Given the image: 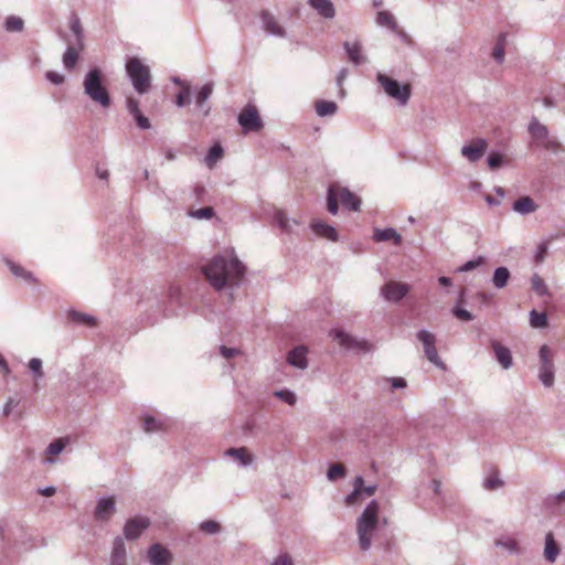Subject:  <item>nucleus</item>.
<instances>
[{"label":"nucleus","mask_w":565,"mask_h":565,"mask_svg":"<svg viewBox=\"0 0 565 565\" xmlns=\"http://www.w3.org/2000/svg\"><path fill=\"white\" fill-rule=\"evenodd\" d=\"M487 162H488L489 168L494 170L502 166L503 157L500 152L493 151L488 156Z\"/></svg>","instance_id":"obj_53"},{"label":"nucleus","mask_w":565,"mask_h":565,"mask_svg":"<svg viewBox=\"0 0 565 565\" xmlns=\"http://www.w3.org/2000/svg\"><path fill=\"white\" fill-rule=\"evenodd\" d=\"M376 23H377V25L387 28L393 32L397 31V29H398V25L393 17V14L388 11L377 12Z\"/></svg>","instance_id":"obj_37"},{"label":"nucleus","mask_w":565,"mask_h":565,"mask_svg":"<svg viewBox=\"0 0 565 565\" xmlns=\"http://www.w3.org/2000/svg\"><path fill=\"white\" fill-rule=\"evenodd\" d=\"M363 489V477L358 476L353 480V490L345 498L344 502L347 505H354L358 503L360 497L362 495Z\"/></svg>","instance_id":"obj_36"},{"label":"nucleus","mask_w":565,"mask_h":565,"mask_svg":"<svg viewBox=\"0 0 565 565\" xmlns=\"http://www.w3.org/2000/svg\"><path fill=\"white\" fill-rule=\"evenodd\" d=\"M275 396L290 406L295 405L297 401L296 394L287 388L275 392Z\"/></svg>","instance_id":"obj_49"},{"label":"nucleus","mask_w":565,"mask_h":565,"mask_svg":"<svg viewBox=\"0 0 565 565\" xmlns=\"http://www.w3.org/2000/svg\"><path fill=\"white\" fill-rule=\"evenodd\" d=\"M531 282H532V289L534 290V292L536 295L550 296V290H548L545 281L543 280V278L540 275L534 274L532 276Z\"/></svg>","instance_id":"obj_41"},{"label":"nucleus","mask_w":565,"mask_h":565,"mask_svg":"<svg viewBox=\"0 0 565 565\" xmlns=\"http://www.w3.org/2000/svg\"><path fill=\"white\" fill-rule=\"evenodd\" d=\"M338 106L334 102L318 100L316 103V111L320 117L331 116L337 113Z\"/></svg>","instance_id":"obj_39"},{"label":"nucleus","mask_w":565,"mask_h":565,"mask_svg":"<svg viewBox=\"0 0 565 565\" xmlns=\"http://www.w3.org/2000/svg\"><path fill=\"white\" fill-rule=\"evenodd\" d=\"M126 104H127V109L131 116L141 111L137 99H135L132 97H128L126 100Z\"/></svg>","instance_id":"obj_63"},{"label":"nucleus","mask_w":565,"mask_h":565,"mask_svg":"<svg viewBox=\"0 0 565 565\" xmlns=\"http://www.w3.org/2000/svg\"><path fill=\"white\" fill-rule=\"evenodd\" d=\"M146 558L149 565H172L173 563L172 553L160 543H153L148 547Z\"/></svg>","instance_id":"obj_10"},{"label":"nucleus","mask_w":565,"mask_h":565,"mask_svg":"<svg viewBox=\"0 0 565 565\" xmlns=\"http://www.w3.org/2000/svg\"><path fill=\"white\" fill-rule=\"evenodd\" d=\"M287 362L291 366L305 370L308 366L307 348L303 345L294 348L287 355Z\"/></svg>","instance_id":"obj_21"},{"label":"nucleus","mask_w":565,"mask_h":565,"mask_svg":"<svg viewBox=\"0 0 565 565\" xmlns=\"http://www.w3.org/2000/svg\"><path fill=\"white\" fill-rule=\"evenodd\" d=\"M150 525V521L145 516H135L126 521L124 525V535L127 540L138 539Z\"/></svg>","instance_id":"obj_14"},{"label":"nucleus","mask_w":565,"mask_h":565,"mask_svg":"<svg viewBox=\"0 0 565 565\" xmlns=\"http://www.w3.org/2000/svg\"><path fill=\"white\" fill-rule=\"evenodd\" d=\"M561 547L555 541L554 534L552 532L546 533L545 535V544H544V558L548 563H555L557 557L559 556Z\"/></svg>","instance_id":"obj_24"},{"label":"nucleus","mask_w":565,"mask_h":565,"mask_svg":"<svg viewBox=\"0 0 565 565\" xmlns=\"http://www.w3.org/2000/svg\"><path fill=\"white\" fill-rule=\"evenodd\" d=\"M385 381L391 384L393 390L405 388L407 386V382L404 377H387Z\"/></svg>","instance_id":"obj_62"},{"label":"nucleus","mask_w":565,"mask_h":565,"mask_svg":"<svg viewBox=\"0 0 565 565\" xmlns=\"http://www.w3.org/2000/svg\"><path fill=\"white\" fill-rule=\"evenodd\" d=\"M540 147H543L546 150H551L553 152H557L562 149V145L555 138L548 137L545 141L540 143Z\"/></svg>","instance_id":"obj_57"},{"label":"nucleus","mask_w":565,"mask_h":565,"mask_svg":"<svg viewBox=\"0 0 565 565\" xmlns=\"http://www.w3.org/2000/svg\"><path fill=\"white\" fill-rule=\"evenodd\" d=\"M463 302V291H461L456 301V305L451 309V313L460 321H472L475 319V316L470 311L461 307Z\"/></svg>","instance_id":"obj_35"},{"label":"nucleus","mask_w":565,"mask_h":565,"mask_svg":"<svg viewBox=\"0 0 565 565\" xmlns=\"http://www.w3.org/2000/svg\"><path fill=\"white\" fill-rule=\"evenodd\" d=\"M68 317L76 324L87 326V327H94L96 324V318L88 313H83V312H79L76 310H72V311H70Z\"/></svg>","instance_id":"obj_38"},{"label":"nucleus","mask_w":565,"mask_h":565,"mask_svg":"<svg viewBox=\"0 0 565 565\" xmlns=\"http://www.w3.org/2000/svg\"><path fill=\"white\" fill-rule=\"evenodd\" d=\"M20 404V398L14 396V397H9L3 406V409H2V415L4 417H8L12 414L13 409L17 408Z\"/></svg>","instance_id":"obj_54"},{"label":"nucleus","mask_w":565,"mask_h":565,"mask_svg":"<svg viewBox=\"0 0 565 565\" xmlns=\"http://www.w3.org/2000/svg\"><path fill=\"white\" fill-rule=\"evenodd\" d=\"M245 266L237 258L234 250L227 255H216L206 265L202 271L210 285L217 291L228 287L231 289L239 287L245 276Z\"/></svg>","instance_id":"obj_1"},{"label":"nucleus","mask_w":565,"mask_h":565,"mask_svg":"<svg viewBox=\"0 0 565 565\" xmlns=\"http://www.w3.org/2000/svg\"><path fill=\"white\" fill-rule=\"evenodd\" d=\"M237 120L244 132L259 131L263 128L262 118L254 105H247L239 113Z\"/></svg>","instance_id":"obj_8"},{"label":"nucleus","mask_w":565,"mask_h":565,"mask_svg":"<svg viewBox=\"0 0 565 565\" xmlns=\"http://www.w3.org/2000/svg\"><path fill=\"white\" fill-rule=\"evenodd\" d=\"M29 369L32 372L35 380H41L44 376V372L42 370V361L39 358H32L29 361Z\"/></svg>","instance_id":"obj_48"},{"label":"nucleus","mask_w":565,"mask_h":565,"mask_svg":"<svg viewBox=\"0 0 565 565\" xmlns=\"http://www.w3.org/2000/svg\"><path fill=\"white\" fill-rule=\"evenodd\" d=\"M547 254V245L544 244V243H541L537 247H536V250H535V255H534V262L536 264H540L544 260L545 256Z\"/></svg>","instance_id":"obj_60"},{"label":"nucleus","mask_w":565,"mask_h":565,"mask_svg":"<svg viewBox=\"0 0 565 565\" xmlns=\"http://www.w3.org/2000/svg\"><path fill=\"white\" fill-rule=\"evenodd\" d=\"M225 456L232 457L241 467L250 466L254 461L253 456L245 447L230 448L225 451Z\"/></svg>","instance_id":"obj_31"},{"label":"nucleus","mask_w":565,"mask_h":565,"mask_svg":"<svg viewBox=\"0 0 565 565\" xmlns=\"http://www.w3.org/2000/svg\"><path fill=\"white\" fill-rule=\"evenodd\" d=\"M376 81L384 92L394 98L401 106L407 105L411 98V86L408 84H401L382 73H377Z\"/></svg>","instance_id":"obj_6"},{"label":"nucleus","mask_w":565,"mask_h":565,"mask_svg":"<svg viewBox=\"0 0 565 565\" xmlns=\"http://www.w3.org/2000/svg\"><path fill=\"white\" fill-rule=\"evenodd\" d=\"M191 94L190 85H184V87L178 93L175 97V105L178 107H183L189 103Z\"/></svg>","instance_id":"obj_52"},{"label":"nucleus","mask_w":565,"mask_h":565,"mask_svg":"<svg viewBox=\"0 0 565 565\" xmlns=\"http://www.w3.org/2000/svg\"><path fill=\"white\" fill-rule=\"evenodd\" d=\"M7 265L9 266L11 273L15 277L22 278V279H24L26 281H32L33 280V275L30 271L25 270L20 265L15 264L13 262H10V260L7 262Z\"/></svg>","instance_id":"obj_44"},{"label":"nucleus","mask_w":565,"mask_h":565,"mask_svg":"<svg viewBox=\"0 0 565 565\" xmlns=\"http://www.w3.org/2000/svg\"><path fill=\"white\" fill-rule=\"evenodd\" d=\"M417 339L422 342L424 347V352L429 362L435 364L438 367L445 369V363L441 361V359L438 355L437 349H436V337L434 333L422 329L416 334Z\"/></svg>","instance_id":"obj_7"},{"label":"nucleus","mask_w":565,"mask_h":565,"mask_svg":"<svg viewBox=\"0 0 565 565\" xmlns=\"http://www.w3.org/2000/svg\"><path fill=\"white\" fill-rule=\"evenodd\" d=\"M343 49L348 55L349 61L353 63L355 66H360L366 63L367 58L363 54L362 44L359 41H345L343 43Z\"/></svg>","instance_id":"obj_18"},{"label":"nucleus","mask_w":565,"mask_h":565,"mask_svg":"<svg viewBox=\"0 0 565 565\" xmlns=\"http://www.w3.org/2000/svg\"><path fill=\"white\" fill-rule=\"evenodd\" d=\"M513 211L520 215H527L531 213L536 212L539 209V205L535 203V201L529 196L524 195L514 201L513 203Z\"/></svg>","instance_id":"obj_27"},{"label":"nucleus","mask_w":565,"mask_h":565,"mask_svg":"<svg viewBox=\"0 0 565 565\" xmlns=\"http://www.w3.org/2000/svg\"><path fill=\"white\" fill-rule=\"evenodd\" d=\"M338 199L339 196L335 191V185H330L328 189L327 205L328 211L333 215H335L339 211Z\"/></svg>","instance_id":"obj_43"},{"label":"nucleus","mask_w":565,"mask_h":565,"mask_svg":"<svg viewBox=\"0 0 565 565\" xmlns=\"http://www.w3.org/2000/svg\"><path fill=\"white\" fill-rule=\"evenodd\" d=\"M380 527V503L371 500L356 519V535L359 547L366 552L372 546V539Z\"/></svg>","instance_id":"obj_2"},{"label":"nucleus","mask_w":565,"mask_h":565,"mask_svg":"<svg viewBox=\"0 0 565 565\" xmlns=\"http://www.w3.org/2000/svg\"><path fill=\"white\" fill-rule=\"evenodd\" d=\"M484 257L483 256H478L477 258H473V259H470L468 262H466L465 264H462L458 271L460 273H467V271H470L479 266H481L483 263H484Z\"/></svg>","instance_id":"obj_51"},{"label":"nucleus","mask_w":565,"mask_h":565,"mask_svg":"<svg viewBox=\"0 0 565 565\" xmlns=\"http://www.w3.org/2000/svg\"><path fill=\"white\" fill-rule=\"evenodd\" d=\"M505 49L501 45H494L492 56L498 64H502L504 61Z\"/></svg>","instance_id":"obj_64"},{"label":"nucleus","mask_w":565,"mask_h":565,"mask_svg":"<svg viewBox=\"0 0 565 565\" xmlns=\"http://www.w3.org/2000/svg\"><path fill=\"white\" fill-rule=\"evenodd\" d=\"M498 547L503 548L509 554L518 555L521 553L519 541L510 535H502L495 541Z\"/></svg>","instance_id":"obj_34"},{"label":"nucleus","mask_w":565,"mask_h":565,"mask_svg":"<svg viewBox=\"0 0 565 565\" xmlns=\"http://www.w3.org/2000/svg\"><path fill=\"white\" fill-rule=\"evenodd\" d=\"M109 565H126V546L120 536L114 540Z\"/></svg>","instance_id":"obj_25"},{"label":"nucleus","mask_w":565,"mask_h":565,"mask_svg":"<svg viewBox=\"0 0 565 565\" xmlns=\"http://www.w3.org/2000/svg\"><path fill=\"white\" fill-rule=\"evenodd\" d=\"M66 444H67L66 439H63V438L55 439L47 446L46 451L50 455H58L64 450Z\"/></svg>","instance_id":"obj_50"},{"label":"nucleus","mask_w":565,"mask_h":565,"mask_svg":"<svg viewBox=\"0 0 565 565\" xmlns=\"http://www.w3.org/2000/svg\"><path fill=\"white\" fill-rule=\"evenodd\" d=\"M127 75L135 90L143 95L150 89V71L138 57H131L126 63Z\"/></svg>","instance_id":"obj_4"},{"label":"nucleus","mask_w":565,"mask_h":565,"mask_svg":"<svg viewBox=\"0 0 565 565\" xmlns=\"http://www.w3.org/2000/svg\"><path fill=\"white\" fill-rule=\"evenodd\" d=\"M212 93H213V84L206 83L201 87V89L199 90V93L196 94V97H195V103H196L198 107L202 110V114L204 117L209 116V114L211 111V107L209 105H206L205 103L211 97Z\"/></svg>","instance_id":"obj_29"},{"label":"nucleus","mask_w":565,"mask_h":565,"mask_svg":"<svg viewBox=\"0 0 565 565\" xmlns=\"http://www.w3.org/2000/svg\"><path fill=\"white\" fill-rule=\"evenodd\" d=\"M66 41L68 42V45L62 56V63L65 70L73 71L76 66V63L78 62L79 53L85 47H79L78 44L72 43L68 40Z\"/></svg>","instance_id":"obj_20"},{"label":"nucleus","mask_w":565,"mask_h":565,"mask_svg":"<svg viewBox=\"0 0 565 565\" xmlns=\"http://www.w3.org/2000/svg\"><path fill=\"white\" fill-rule=\"evenodd\" d=\"M142 428L148 434L163 431L169 426V420L167 417L161 414L153 415L149 413H145L141 416Z\"/></svg>","instance_id":"obj_15"},{"label":"nucleus","mask_w":565,"mask_h":565,"mask_svg":"<svg viewBox=\"0 0 565 565\" xmlns=\"http://www.w3.org/2000/svg\"><path fill=\"white\" fill-rule=\"evenodd\" d=\"M530 324L533 328H544L547 324V316L544 312L532 310L530 312Z\"/></svg>","instance_id":"obj_45"},{"label":"nucleus","mask_w":565,"mask_h":565,"mask_svg":"<svg viewBox=\"0 0 565 565\" xmlns=\"http://www.w3.org/2000/svg\"><path fill=\"white\" fill-rule=\"evenodd\" d=\"M84 94L97 106L108 108L111 105L110 94L104 83L98 67L90 68L83 81Z\"/></svg>","instance_id":"obj_3"},{"label":"nucleus","mask_w":565,"mask_h":565,"mask_svg":"<svg viewBox=\"0 0 565 565\" xmlns=\"http://www.w3.org/2000/svg\"><path fill=\"white\" fill-rule=\"evenodd\" d=\"M223 156V148L221 145L216 143L212 146L209 150L207 156L205 157L204 161L209 168H212L218 159H221Z\"/></svg>","instance_id":"obj_42"},{"label":"nucleus","mask_w":565,"mask_h":565,"mask_svg":"<svg viewBox=\"0 0 565 565\" xmlns=\"http://www.w3.org/2000/svg\"><path fill=\"white\" fill-rule=\"evenodd\" d=\"M537 377L542 385L551 388L555 383V365L553 350L543 344L539 350V369Z\"/></svg>","instance_id":"obj_5"},{"label":"nucleus","mask_w":565,"mask_h":565,"mask_svg":"<svg viewBox=\"0 0 565 565\" xmlns=\"http://www.w3.org/2000/svg\"><path fill=\"white\" fill-rule=\"evenodd\" d=\"M529 132L537 146L550 137L547 127L541 124L535 117H533L529 124Z\"/></svg>","instance_id":"obj_26"},{"label":"nucleus","mask_w":565,"mask_h":565,"mask_svg":"<svg viewBox=\"0 0 565 565\" xmlns=\"http://www.w3.org/2000/svg\"><path fill=\"white\" fill-rule=\"evenodd\" d=\"M24 28V22L20 17L9 15L4 21V29L7 32H21Z\"/></svg>","instance_id":"obj_40"},{"label":"nucleus","mask_w":565,"mask_h":565,"mask_svg":"<svg viewBox=\"0 0 565 565\" xmlns=\"http://www.w3.org/2000/svg\"><path fill=\"white\" fill-rule=\"evenodd\" d=\"M308 4L324 19H333L335 9L331 0H309Z\"/></svg>","instance_id":"obj_28"},{"label":"nucleus","mask_w":565,"mask_h":565,"mask_svg":"<svg viewBox=\"0 0 565 565\" xmlns=\"http://www.w3.org/2000/svg\"><path fill=\"white\" fill-rule=\"evenodd\" d=\"M374 242H386L393 241L395 245H399L402 243V236L397 233V231L393 227L386 228H375L373 233Z\"/></svg>","instance_id":"obj_32"},{"label":"nucleus","mask_w":565,"mask_h":565,"mask_svg":"<svg viewBox=\"0 0 565 565\" xmlns=\"http://www.w3.org/2000/svg\"><path fill=\"white\" fill-rule=\"evenodd\" d=\"M511 279V273L508 267L500 266L497 267L493 271L491 282L494 288L497 289H503L508 286L509 280Z\"/></svg>","instance_id":"obj_33"},{"label":"nucleus","mask_w":565,"mask_h":565,"mask_svg":"<svg viewBox=\"0 0 565 565\" xmlns=\"http://www.w3.org/2000/svg\"><path fill=\"white\" fill-rule=\"evenodd\" d=\"M213 215H214V210H213V207H210V206L202 207V209L191 212V216H193L195 218H200V220H202V218L210 220Z\"/></svg>","instance_id":"obj_56"},{"label":"nucleus","mask_w":565,"mask_h":565,"mask_svg":"<svg viewBox=\"0 0 565 565\" xmlns=\"http://www.w3.org/2000/svg\"><path fill=\"white\" fill-rule=\"evenodd\" d=\"M491 347L494 352L495 360L504 370H509L513 365V358L509 348L501 344L499 341L493 340Z\"/></svg>","instance_id":"obj_19"},{"label":"nucleus","mask_w":565,"mask_h":565,"mask_svg":"<svg viewBox=\"0 0 565 565\" xmlns=\"http://www.w3.org/2000/svg\"><path fill=\"white\" fill-rule=\"evenodd\" d=\"M409 292L406 282L388 281L381 287V296L388 302H399Z\"/></svg>","instance_id":"obj_11"},{"label":"nucleus","mask_w":565,"mask_h":565,"mask_svg":"<svg viewBox=\"0 0 565 565\" xmlns=\"http://www.w3.org/2000/svg\"><path fill=\"white\" fill-rule=\"evenodd\" d=\"M503 486V481L498 476H491L483 480V488L487 490H495Z\"/></svg>","instance_id":"obj_55"},{"label":"nucleus","mask_w":565,"mask_h":565,"mask_svg":"<svg viewBox=\"0 0 565 565\" xmlns=\"http://www.w3.org/2000/svg\"><path fill=\"white\" fill-rule=\"evenodd\" d=\"M274 221L276 225L281 230V232L287 234H297L298 228L302 225L299 220L289 218L287 214L281 210L275 212Z\"/></svg>","instance_id":"obj_17"},{"label":"nucleus","mask_w":565,"mask_h":565,"mask_svg":"<svg viewBox=\"0 0 565 565\" xmlns=\"http://www.w3.org/2000/svg\"><path fill=\"white\" fill-rule=\"evenodd\" d=\"M310 227L315 234L331 242H337L339 238L337 230L322 221H312Z\"/></svg>","instance_id":"obj_23"},{"label":"nucleus","mask_w":565,"mask_h":565,"mask_svg":"<svg viewBox=\"0 0 565 565\" xmlns=\"http://www.w3.org/2000/svg\"><path fill=\"white\" fill-rule=\"evenodd\" d=\"M68 26L75 38L73 43L78 44L79 47H85L84 29L82 26L79 17L74 12L70 15Z\"/></svg>","instance_id":"obj_30"},{"label":"nucleus","mask_w":565,"mask_h":565,"mask_svg":"<svg viewBox=\"0 0 565 565\" xmlns=\"http://www.w3.org/2000/svg\"><path fill=\"white\" fill-rule=\"evenodd\" d=\"M344 475H345V469L340 463L331 465L327 471V478L330 481H335L337 479L344 477Z\"/></svg>","instance_id":"obj_47"},{"label":"nucleus","mask_w":565,"mask_h":565,"mask_svg":"<svg viewBox=\"0 0 565 565\" xmlns=\"http://www.w3.org/2000/svg\"><path fill=\"white\" fill-rule=\"evenodd\" d=\"M132 118L135 119L137 126L140 129H142V130L150 129V127H151L150 121L141 111L134 115Z\"/></svg>","instance_id":"obj_58"},{"label":"nucleus","mask_w":565,"mask_h":565,"mask_svg":"<svg viewBox=\"0 0 565 565\" xmlns=\"http://www.w3.org/2000/svg\"><path fill=\"white\" fill-rule=\"evenodd\" d=\"M330 335L345 349H360L366 351L369 348V343L366 341H359L340 329L331 330Z\"/></svg>","instance_id":"obj_16"},{"label":"nucleus","mask_w":565,"mask_h":565,"mask_svg":"<svg viewBox=\"0 0 565 565\" xmlns=\"http://www.w3.org/2000/svg\"><path fill=\"white\" fill-rule=\"evenodd\" d=\"M220 354L224 358V359H232L236 355H239L241 354V351L236 348H227L225 345H221L220 347Z\"/></svg>","instance_id":"obj_61"},{"label":"nucleus","mask_w":565,"mask_h":565,"mask_svg":"<svg viewBox=\"0 0 565 565\" xmlns=\"http://www.w3.org/2000/svg\"><path fill=\"white\" fill-rule=\"evenodd\" d=\"M487 140L482 138H477L473 139L470 143L463 145L461 147L460 153L470 163H476L483 157V154L487 151Z\"/></svg>","instance_id":"obj_12"},{"label":"nucleus","mask_w":565,"mask_h":565,"mask_svg":"<svg viewBox=\"0 0 565 565\" xmlns=\"http://www.w3.org/2000/svg\"><path fill=\"white\" fill-rule=\"evenodd\" d=\"M116 500L114 495L102 497L97 500L94 519L99 523H107L110 521L113 515L116 513Z\"/></svg>","instance_id":"obj_9"},{"label":"nucleus","mask_w":565,"mask_h":565,"mask_svg":"<svg viewBox=\"0 0 565 565\" xmlns=\"http://www.w3.org/2000/svg\"><path fill=\"white\" fill-rule=\"evenodd\" d=\"M262 29L271 36L286 38L287 32L276 19V17L268 10H262L259 13Z\"/></svg>","instance_id":"obj_13"},{"label":"nucleus","mask_w":565,"mask_h":565,"mask_svg":"<svg viewBox=\"0 0 565 565\" xmlns=\"http://www.w3.org/2000/svg\"><path fill=\"white\" fill-rule=\"evenodd\" d=\"M337 194L342 205L351 211H359L361 200L347 188L335 186Z\"/></svg>","instance_id":"obj_22"},{"label":"nucleus","mask_w":565,"mask_h":565,"mask_svg":"<svg viewBox=\"0 0 565 565\" xmlns=\"http://www.w3.org/2000/svg\"><path fill=\"white\" fill-rule=\"evenodd\" d=\"M45 77H46V79L49 82H51L54 85H61L65 81V76L64 75H62V74H60L57 72H54V71L46 72Z\"/></svg>","instance_id":"obj_59"},{"label":"nucleus","mask_w":565,"mask_h":565,"mask_svg":"<svg viewBox=\"0 0 565 565\" xmlns=\"http://www.w3.org/2000/svg\"><path fill=\"white\" fill-rule=\"evenodd\" d=\"M200 530L206 534H217L221 532V525L213 520H206L200 523L199 525Z\"/></svg>","instance_id":"obj_46"}]
</instances>
